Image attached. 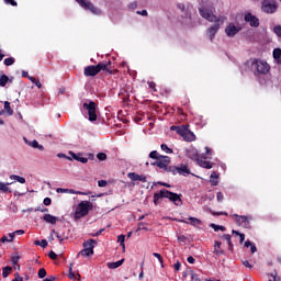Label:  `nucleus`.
<instances>
[{"label":"nucleus","mask_w":281,"mask_h":281,"mask_svg":"<svg viewBox=\"0 0 281 281\" xmlns=\"http://www.w3.org/2000/svg\"><path fill=\"white\" fill-rule=\"evenodd\" d=\"M248 64L255 76H267L271 71V66L265 59L254 58Z\"/></svg>","instance_id":"1"},{"label":"nucleus","mask_w":281,"mask_h":281,"mask_svg":"<svg viewBox=\"0 0 281 281\" xmlns=\"http://www.w3.org/2000/svg\"><path fill=\"white\" fill-rule=\"evenodd\" d=\"M159 199H169V201H172L175 205H183V201L181 200V196L179 194L170 192L166 189L160 190L159 193L154 194V204L159 205Z\"/></svg>","instance_id":"2"},{"label":"nucleus","mask_w":281,"mask_h":281,"mask_svg":"<svg viewBox=\"0 0 281 281\" xmlns=\"http://www.w3.org/2000/svg\"><path fill=\"white\" fill-rule=\"evenodd\" d=\"M187 157L198 164L200 159H212V150L210 147H205V153L200 155L199 149L191 147L187 149Z\"/></svg>","instance_id":"3"},{"label":"nucleus","mask_w":281,"mask_h":281,"mask_svg":"<svg viewBox=\"0 0 281 281\" xmlns=\"http://www.w3.org/2000/svg\"><path fill=\"white\" fill-rule=\"evenodd\" d=\"M200 14L203 19L210 21L211 23H218L220 25H223V23H225V18L214 15V11H212V9H207L204 7L200 8Z\"/></svg>","instance_id":"4"},{"label":"nucleus","mask_w":281,"mask_h":281,"mask_svg":"<svg viewBox=\"0 0 281 281\" xmlns=\"http://www.w3.org/2000/svg\"><path fill=\"white\" fill-rule=\"evenodd\" d=\"M90 210H93V204L89 201H81L75 211V218H83V216L89 214Z\"/></svg>","instance_id":"5"},{"label":"nucleus","mask_w":281,"mask_h":281,"mask_svg":"<svg viewBox=\"0 0 281 281\" xmlns=\"http://www.w3.org/2000/svg\"><path fill=\"white\" fill-rule=\"evenodd\" d=\"M111 65V61H108L106 64L100 63L97 66H88L85 68V76H98L101 71H109V66Z\"/></svg>","instance_id":"6"},{"label":"nucleus","mask_w":281,"mask_h":281,"mask_svg":"<svg viewBox=\"0 0 281 281\" xmlns=\"http://www.w3.org/2000/svg\"><path fill=\"white\" fill-rule=\"evenodd\" d=\"M77 3L83 9L88 10V12H91L92 14H95L97 16H100L102 14V10L98 9V7L93 5L91 1L89 0H76Z\"/></svg>","instance_id":"7"},{"label":"nucleus","mask_w":281,"mask_h":281,"mask_svg":"<svg viewBox=\"0 0 281 281\" xmlns=\"http://www.w3.org/2000/svg\"><path fill=\"white\" fill-rule=\"evenodd\" d=\"M83 109L88 111L90 122H95V120H98V111L95 110V102L89 101V103H83Z\"/></svg>","instance_id":"8"},{"label":"nucleus","mask_w":281,"mask_h":281,"mask_svg":"<svg viewBox=\"0 0 281 281\" xmlns=\"http://www.w3.org/2000/svg\"><path fill=\"white\" fill-rule=\"evenodd\" d=\"M261 8L267 14H273L278 10V4L276 0H263Z\"/></svg>","instance_id":"9"},{"label":"nucleus","mask_w":281,"mask_h":281,"mask_svg":"<svg viewBox=\"0 0 281 281\" xmlns=\"http://www.w3.org/2000/svg\"><path fill=\"white\" fill-rule=\"evenodd\" d=\"M153 166H157L162 170H168V166H170V157L168 156H160L158 160H156Z\"/></svg>","instance_id":"10"},{"label":"nucleus","mask_w":281,"mask_h":281,"mask_svg":"<svg viewBox=\"0 0 281 281\" xmlns=\"http://www.w3.org/2000/svg\"><path fill=\"white\" fill-rule=\"evenodd\" d=\"M233 217L235 218L236 224L239 227H247V228L249 227L250 217H247L246 215H238V214H233Z\"/></svg>","instance_id":"11"},{"label":"nucleus","mask_w":281,"mask_h":281,"mask_svg":"<svg viewBox=\"0 0 281 281\" xmlns=\"http://www.w3.org/2000/svg\"><path fill=\"white\" fill-rule=\"evenodd\" d=\"M171 172L173 175H182V177H188V175H190V169H188V165H181L179 167H171Z\"/></svg>","instance_id":"12"},{"label":"nucleus","mask_w":281,"mask_h":281,"mask_svg":"<svg viewBox=\"0 0 281 281\" xmlns=\"http://www.w3.org/2000/svg\"><path fill=\"white\" fill-rule=\"evenodd\" d=\"M23 234H25V231H23V229L15 231V232L9 234L10 239H8V236H5V235L2 236V238L0 239V243H14V237L23 236Z\"/></svg>","instance_id":"13"},{"label":"nucleus","mask_w":281,"mask_h":281,"mask_svg":"<svg viewBox=\"0 0 281 281\" xmlns=\"http://www.w3.org/2000/svg\"><path fill=\"white\" fill-rule=\"evenodd\" d=\"M180 135L184 139V142L196 140V135H194L190 130H188V127H184V130H182V133Z\"/></svg>","instance_id":"14"},{"label":"nucleus","mask_w":281,"mask_h":281,"mask_svg":"<svg viewBox=\"0 0 281 281\" xmlns=\"http://www.w3.org/2000/svg\"><path fill=\"white\" fill-rule=\"evenodd\" d=\"M245 21H246V23H249V25L251 27H258V25H260V22H259L258 18H256L251 13H247L245 15Z\"/></svg>","instance_id":"15"},{"label":"nucleus","mask_w":281,"mask_h":281,"mask_svg":"<svg viewBox=\"0 0 281 281\" xmlns=\"http://www.w3.org/2000/svg\"><path fill=\"white\" fill-rule=\"evenodd\" d=\"M178 221V223H186L187 225H192L193 227H199L200 225H202V221L196 218V217H189V221L186 220H176Z\"/></svg>","instance_id":"16"},{"label":"nucleus","mask_w":281,"mask_h":281,"mask_svg":"<svg viewBox=\"0 0 281 281\" xmlns=\"http://www.w3.org/2000/svg\"><path fill=\"white\" fill-rule=\"evenodd\" d=\"M128 179L132 181H140L142 183H146V176L144 175H138L135 172H130L127 173Z\"/></svg>","instance_id":"17"},{"label":"nucleus","mask_w":281,"mask_h":281,"mask_svg":"<svg viewBox=\"0 0 281 281\" xmlns=\"http://www.w3.org/2000/svg\"><path fill=\"white\" fill-rule=\"evenodd\" d=\"M225 32L227 34V36H236V34H238V32H240V29L237 27L234 24H229L226 29Z\"/></svg>","instance_id":"18"},{"label":"nucleus","mask_w":281,"mask_h":281,"mask_svg":"<svg viewBox=\"0 0 281 281\" xmlns=\"http://www.w3.org/2000/svg\"><path fill=\"white\" fill-rule=\"evenodd\" d=\"M221 25L223 24H218V22H215V24L209 29L207 36L211 41L214 38V36H216V32H218V27H221Z\"/></svg>","instance_id":"19"},{"label":"nucleus","mask_w":281,"mask_h":281,"mask_svg":"<svg viewBox=\"0 0 281 281\" xmlns=\"http://www.w3.org/2000/svg\"><path fill=\"white\" fill-rule=\"evenodd\" d=\"M196 164H198V166H200V168H205L206 170H212V168L214 166V162L206 161L201 158L198 160Z\"/></svg>","instance_id":"20"},{"label":"nucleus","mask_w":281,"mask_h":281,"mask_svg":"<svg viewBox=\"0 0 281 281\" xmlns=\"http://www.w3.org/2000/svg\"><path fill=\"white\" fill-rule=\"evenodd\" d=\"M43 221H45V223H49L50 225H56V223H57V221H59V218L52 214H45L43 216Z\"/></svg>","instance_id":"21"},{"label":"nucleus","mask_w":281,"mask_h":281,"mask_svg":"<svg viewBox=\"0 0 281 281\" xmlns=\"http://www.w3.org/2000/svg\"><path fill=\"white\" fill-rule=\"evenodd\" d=\"M273 60L277 65H281V48H274L272 52Z\"/></svg>","instance_id":"22"},{"label":"nucleus","mask_w":281,"mask_h":281,"mask_svg":"<svg viewBox=\"0 0 281 281\" xmlns=\"http://www.w3.org/2000/svg\"><path fill=\"white\" fill-rule=\"evenodd\" d=\"M95 245H98V243H95L94 239H89L83 243V249H92L93 250Z\"/></svg>","instance_id":"23"},{"label":"nucleus","mask_w":281,"mask_h":281,"mask_svg":"<svg viewBox=\"0 0 281 281\" xmlns=\"http://www.w3.org/2000/svg\"><path fill=\"white\" fill-rule=\"evenodd\" d=\"M122 265H124V259H121V260L115 261V262H109L108 268L109 269H117V267H122Z\"/></svg>","instance_id":"24"},{"label":"nucleus","mask_w":281,"mask_h":281,"mask_svg":"<svg viewBox=\"0 0 281 281\" xmlns=\"http://www.w3.org/2000/svg\"><path fill=\"white\" fill-rule=\"evenodd\" d=\"M8 186H12V183L0 182V192H3L4 194H7V192H12Z\"/></svg>","instance_id":"25"},{"label":"nucleus","mask_w":281,"mask_h":281,"mask_svg":"<svg viewBox=\"0 0 281 281\" xmlns=\"http://www.w3.org/2000/svg\"><path fill=\"white\" fill-rule=\"evenodd\" d=\"M78 256H93V249L91 248H83L81 251L78 252Z\"/></svg>","instance_id":"26"},{"label":"nucleus","mask_w":281,"mask_h":281,"mask_svg":"<svg viewBox=\"0 0 281 281\" xmlns=\"http://www.w3.org/2000/svg\"><path fill=\"white\" fill-rule=\"evenodd\" d=\"M27 144L32 148H37L38 150H45V147H43V145H40L37 140H31Z\"/></svg>","instance_id":"27"},{"label":"nucleus","mask_w":281,"mask_h":281,"mask_svg":"<svg viewBox=\"0 0 281 281\" xmlns=\"http://www.w3.org/2000/svg\"><path fill=\"white\" fill-rule=\"evenodd\" d=\"M214 254H216V256H222V254H224L223 249H221V241H215Z\"/></svg>","instance_id":"28"},{"label":"nucleus","mask_w":281,"mask_h":281,"mask_svg":"<svg viewBox=\"0 0 281 281\" xmlns=\"http://www.w3.org/2000/svg\"><path fill=\"white\" fill-rule=\"evenodd\" d=\"M210 181L212 186H218V175L216 172L211 173Z\"/></svg>","instance_id":"29"},{"label":"nucleus","mask_w":281,"mask_h":281,"mask_svg":"<svg viewBox=\"0 0 281 281\" xmlns=\"http://www.w3.org/2000/svg\"><path fill=\"white\" fill-rule=\"evenodd\" d=\"M10 179L12 181H18V183H25V178L16 175H11Z\"/></svg>","instance_id":"30"},{"label":"nucleus","mask_w":281,"mask_h":281,"mask_svg":"<svg viewBox=\"0 0 281 281\" xmlns=\"http://www.w3.org/2000/svg\"><path fill=\"white\" fill-rule=\"evenodd\" d=\"M12 272V267L7 266L2 269V278H8V276H10V273Z\"/></svg>","instance_id":"31"},{"label":"nucleus","mask_w":281,"mask_h":281,"mask_svg":"<svg viewBox=\"0 0 281 281\" xmlns=\"http://www.w3.org/2000/svg\"><path fill=\"white\" fill-rule=\"evenodd\" d=\"M125 239H126V235H120L117 237V243H120L121 247L123 248V251L126 249V245L124 244Z\"/></svg>","instance_id":"32"},{"label":"nucleus","mask_w":281,"mask_h":281,"mask_svg":"<svg viewBox=\"0 0 281 281\" xmlns=\"http://www.w3.org/2000/svg\"><path fill=\"white\" fill-rule=\"evenodd\" d=\"M4 111L8 113V115H13L14 110L10 106V102L5 101L4 102Z\"/></svg>","instance_id":"33"},{"label":"nucleus","mask_w":281,"mask_h":281,"mask_svg":"<svg viewBox=\"0 0 281 281\" xmlns=\"http://www.w3.org/2000/svg\"><path fill=\"white\" fill-rule=\"evenodd\" d=\"M210 227H212V229H214V232H225V226L210 224Z\"/></svg>","instance_id":"34"},{"label":"nucleus","mask_w":281,"mask_h":281,"mask_svg":"<svg viewBox=\"0 0 281 281\" xmlns=\"http://www.w3.org/2000/svg\"><path fill=\"white\" fill-rule=\"evenodd\" d=\"M10 80V78H8V76L2 75L0 77V87H5V85H8V81Z\"/></svg>","instance_id":"35"},{"label":"nucleus","mask_w":281,"mask_h":281,"mask_svg":"<svg viewBox=\"0 0 281 281\" xmlns=\"http://www.w3.org/2000/svg\"><path fill=\"white\" fill-rule=\"evenodd\" d=\"M19 259H20L19 256L12 258L13 269H18V270L21 269V266H19Z\"/></svg>","instance_id":"36"},{"label":"nucleus","mask_w":281,"mask_h":281,"mask_svg":"<svg viewBox=\"0 0 281 281\" xmlns=\"http://www.w3.org/2000/svg\"><path fill=\"white\" fill-rule=\"evenodd\" d=\"M74 263H70L68 277L70 280H76V273L74 272Z\"/></svg>","instance_id":"37"},{"label":"nucleus","mask_w":281,"mask_h":281,"mask_svg":"<svg viewBox=\"0 0 281 281\" xmlns=\"http://www.w3.org/2000/svg\"><path fill=\"white\" fill-rule=\"evenodd\" d=\"M171 131H176V133H178V135H181V133H183V130L186 128V126H171L170 127Z\"/></svg>","instance_id":"38"},{"label":"nucleus","mask_w":281,"mask_h":281,"mask_svg":"<svg viewBox=\"0 0 281 281\" xmlns=\"http://www.w3.org/2000/svg\"><path fill=\"white\" fill-rule=\"evenodd\" d=\"M150 159H156V161L159 160V157H162L161 155H159V153H157V150H154L149 154Z\"/></svg>","instance_id":"39"},{"label":"nucleus","mask_w":281,"mask_h":281,"mask_svg":"<svg viewBox=\"0 0 281 281\" xmlns=\"http://www.w3.org/2000/svg\"><path fill=\"white\" fill-rule=\"evenodd\" d=\"M161 150H164V153H167V155H172V149L168 147V145L162 144L160 146Z\"/></svg>","instance_id":"40"},{"label":"nucleus","mask_w":281,"mask_h":281,"mask_svg":"<svg viewBox=\"0 0 281 281\" xmlns=\"http://www.w3.org/2000/svg\"><path fill=\"white\" fill-rule=\"evenodd\" d=\"M77 159L76 161H80L81 164H87V161H89V158H85L82 157V154H77Z\"/></svg>","instance_id":"41"},{"label":"nucleus","mask_w":281,"mask_h":281,"mask_svg":"<svg viewBox=\"0 0 281 281\" xmlns=\"http://www.w3.org/2000/svg\"><path fill=\"white\" fill-rule=\"evenodd\" d=\"M4 65L7 67H10V66L14 65V58H12V57L5 58L4 59Z\"/></svg>","instance_id":"42"},{"label":"nucleus","mask_w":281,"mask_h":281,"mask_svg":"<svg viewBox=\"0 0 281 281\" xmlns=\"http://www.w3.org/2000/svg\"><path fill=\"white\" fill-rule=\"evenodd\" d=\"M97 158L99 159V161H106V154L104 153H99L97 155Z\"/></svg>","instance_id":"43"},{"label":"nucleus","mask_w":281,"mask_h":281,"mask_svg":"<svg viewBox=\"0 0 281 281\" xmlns=\"http://www.w3.org/2000/svg\"><path fill=\"white\" fill-rule=\"evenodd\" d=\"M45 276H47V271L45 270V268L40 269L38 278L43 279V278H45Z\"/></svg>","instance_id":"44"},{"label":"nucleus","mask_w":281,"mask_h":281,"mask_svg":"<svg viewBox=\"0 0 281 281\" xmlns=\"http://www.w3.org/2000/svg\"><path fill=\"white\" fill-rule=\"evenodd\" d=\"M153 256L158 259L160 265H164V258L161 257V255L159 252H154Z\"/></svg>","instance_id":"45"},{"label":"nucleus","mask_w":281,"mask_h":281,"mask_svg":"<svg viewBox=\"0 0 281 281\" xmlns=\"http://www.w3.org/2000/svg\"><path fill=\"white\" fill-rule=\"evenodd\" d=\"M223 238L228 243L229 247H232V236L229 234H225Z\"/></svg>","instance_id":"46"},{"label":"nucleus","mask_w":281,"mask_h":281,"mask_svg":"<svg viewBox=\"0 0 281 281\" xmlns=\"http://www.w3.org/2000/svg\"><path fill=\"white\" fill-rule=\"evenodd\" d=\"M56 192L57 194H67V192H69V189L57 188Z\"/></svg>","instance_id":"47"},{"label":"nucleus","mask_w":281,"mask_h":281,"mask_svg":"<svg viewBox=\"0 0 281 281\" xmlns=\"http://www.w3.org/2000/svg\"><path fill=\"white\" fill-rule=\"evenodd\" d=\"M57 157L59 159H68V161H71V157H69V156H67V155H65L63 153L57 154Z\"/></svg>","instance_id":"48"},{"label":"nucleus","mask_w":281,"mask_h":281,"mask_svg":"<svg viewBox=\"0 0 281 281\" xmlns=\"http://www.w3.org/2000/svg\"><path fill=\"white\" fill-rule=\"evenodd\" d=\"M216 199H217L218 203H222V201L225 199V196L223 195V192H217Z\"/></svg>","instance_id":"49"},{"label":"nucleus","mask_w":281,"mask_h":281,"mask_svg":"<svg viewBox=\"0 0 281 281\" xmlns=\"http://www.w3.org/2000/svg\"><path fill=\"white\" fill-rule=\"evenodd\" d=\"M98 186H99V188H106L108 182H106V180H99Z\"/></svg>","instance_id":"50"},{"label":"nucleus","mask_w":281,"mask_h":281,"mask_svg":"<svg viewBox=\"0 0 281 281\" xmlns=\"http://www.w3.org/2000/svg\"><path fill=\"white\" fill-rule=\"evenodd\" d=\"M211 214H213V216H227V213H225V212H214V211H212Z\"/></svg>","instance_id":"51"},{"label":"nucleus","mask_w":281,"mask_h":281,"mask_svg":"<svg viewBox=\"0 0 281 281\" xmlns=\"http://www.w3.org/2000/svg\"><path fill=\"white\" fill-rule=\"evenodd\" d=\"M271 278H272V279H269V281H280V278L278 277V273H277V272L272 273V274H271Z\"/></svg>","instance_id":"52"},{"label":"nucleus","mask_w":281,"mask_h":281,"mask_svg":"<svg viewBox=\"0 0 281 281\" xmlns=\"http://www.w3.org/2000/svg\"><path fill=\"white\" fill-rule=\"evenodd\" d=\"M48 256H49V258H50L52 260H56V259L58 258V255H56V252H54V251H50V252L48 254Z\"/></svg>","instance_id":"53"},{"label":"nucleus","mask_w":281,"mask_h":281,"mask_svg":"<svg viewBox=\"0 0 281 281\" xmlns=\"http://www.w3.org/2000/svg\"><path fill=\"white\" fill-rule=\"evenodd\" d=\"M67 194H82L81 191H75L74 189H68Z\"/></svg>","instance_id":"54"},{"label":"nucleus","mask_w":281,"mask_h":281,"mask_svg":"<svg viewBox=\"0 0 281 281\" xmlns=\"http://www.w3.org/2000/svg\"><path fill=\"white\" fill-rule=\"evenodd\" d=\"M148 87L149 89H153V91H157V89L155 88L156 87L155 82L148 81Z\"/></svg>","instance_id":"55"},{"label":"nucleus","mask_w":281,"mask_h":281,"mask_svg":"<svg viewBox=\"0 0 281 281\" xmlns=\"http://www.w3.org/2000/svg\"><path fill=\"white\" fill-rule=\"evenodd\" d=\"M44 205H52V199L45 198L44 199Z\"/></svg>","instance_id":"56"},{"label":"nucleus","mask_w":281,"mask_h":281,"mask_svg":"<svg viewBox=\"0 0 281 281\" xmlns=\"http://www.w3.org/2000/svg\"><path fill=\"white\" fill-rule=\"evenodd\" d=\"M4 3L10 4V5H16V1H14V0H4Z\"/></svg>","instance_id":"57"},{"label":"nucleus","mask_w":281,"mask_h":281,"mask_svg":"<svg viewBox=\"0 0 281 281\" xmlns=\"http://www.w3.org/2000/svg\"><path fill=\"white\" fill-rule=\"evenodd\" d=\"M173 267H175V270H176V271H179V269H181V262L177 261V262L173 265Z\"/></svg>","instance_id":"58"},{"label":"nucleus","mask_w":281,"mask_h":281,"mask_svg":"<svg viewBox=\"0 0 281 281\" xmlns=\"http://www.w3.org/2000/svg\"><path fill=\"white\" fill-rule=\"evenodd\" d=\"M137 14H140L142 16H148V11L146 10L137 11Z\"/></svg>","instance_id":"59"},{"label":"nucleus","mask_w":281,"mask_h":281,"mask_svg":"<svg viewBox=\"0 0 281 281\" xmlns=\"http://www.w3.org/2000/svg\"><path fill=\"white\" fill-rule=\"evenodd\" d=\"M244 267H247V269H251V263H249L247 260L243 261Z\"/></svg>","instance_id":"60"},{"label":"nucleus","mask_w":281,"mask_h":281,"mask_svg":"<svg viewBox=\"0 0 281 281\" xmlns=\"http://www.w3.org/2000/svg\"><path fill=\"white\" fill-rule=\"evenodd\" d=\"M40 247H43V248L47 247L46 239H43L42 241H40Z\"/></svg>","instance_id":"61"},{"label":"nucleus","mask_w":281,"mask_h":281,"mask_svg":"<svg viewBox=\"0 0 281 281\" xmlns=\"http://www.w3.org/2000/svg\"><path fill=\"white\" fill-rule=\"evenodd\" d=\"M187 260H188V262H189L190 265H194V262H195L194 257H192V256L188 257Z\"/></svg>","instance_id":"62"},{"label":"nucleus","mask_w":281,"mask_h":281,"mask_svg":"<svg viewBox=\"0 0 281 281\" xmlns=\"http://www.w3.org/2000/svg\"><path fill=\"white\" fill-rule=\"evenodd\" d=\"M70 157H72L75 160L78 159V154L74 151H69Z\"/></svg>","instance_id":"63"},{"label":"nucleus","mask_w":281,"mask_h":281,"mask_svg":"<svg viewBox=\"0 0 281 281\" xmlns=\"http://www.w3.org/2000/svg\"><path fill=\"white\" fill-rule=\"evenodd\" d=\"M55 280H56V277H49V278L44 279L43 281H55Z\"/></svg>","instance_id":"64"}]
</instances>
